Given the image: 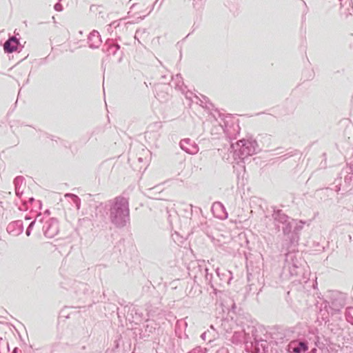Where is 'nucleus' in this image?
Here are the masks:
<instances>
[{
    "mask_svg": "<svg viewBox=\"0 0 353 353\" xmlns=\"http://www.w3.org/2000/svg\"><path fill=\"white\" fill-rule=\"evenodd\" d=\"M223 124L219 123V130L223 131L225 137L229 139L230 148L228 151L232 154L234 159L237 161L236 163L245 162L250 157L260 151L258 143L256 140L242 139L233 143L232 140L235 139V136L240 130L237 124H229L228 121L223 120Z\"/></svg>",
    "mask_w": 353,
    "mask_h": 353,
    "instance_id": "nucleus-1",
    "label": "nucleus"
},
{
    "mask_svg": "<svg viewBox=\"0 0 353 353\" xmlns=\"http://www.w3.org/2000/svg\"><path fill=\"white\" fill-rule=\"evenodd\" d=\"M306 268H308L306 262L301 257H298L297 253L294 250L289 251L285 254L281 275L284 277H287L288 275L290 277L296 276L297 279L295 281L300 283H306L309 280L308 276L310 274Z\"/></svg>",
    "mask_w": 353,
    "mask_h": 353,
    "instance_id": "nucleus-2",
    "label": "nucleus"
},
{
    "mask_svg": "<svg viewBox=\"0 0 353 353\" xmlns=\"http://www.w3.org/2000/svg\"><path fill=\"white\" fill-rule=\"evenodd\" d=\"M110 222L117 228H123L130 222L128 199L123 196L109 201Z\"/></svg>",
    "mask_w": 353,
    "mask_h": 353,
    "instance_id": "nucleus-3",
    "label": "nucleus"
},
{
    "mask_svg": "<svg viewBox=\"0 0 353 353\" xmlns=\"http://www.w3.org/2000/svg\"><path fill=\"white\" fill-rule=\"evenodd\" d=\"M90 336L88 327H77L72 332L71 336L66 339L65 346L73 353H81L86 350V343Z\"/></svg>",
    "mask_w": 353,
    "mask_h": 353,
    "instance_id": "nucleus-4",
    "label": "nucleus"
},
{
    "mask_svg": "<svg viewBox=\"0 0 353 353\" xmlns=\"http://www.w3.org/2000/svg\"><path fill=\"white\" fill-rule=\"evenodd\" d=\"M259 330L252 327V336H246L245 340V350L251 353H268V343L258 334Z\"/></svg>",
    "mask_w": 353,
    "mask_h": 353,
    "instance_id": "nucleus-5",
    "label": "nucleus"
},
{
    "mask_svg": "<svg viewBox=\"0 0 353 353\" xmlns=\"http://www.w3.org/2000/svg\"><path fill=\"white\" fill-rule=\"evenodd\" d=\"M272 217L274 220L275 227L280 230L281 225H282V231L284 235H289L292 229V225L295 223L294 219L290 218L285 214L282 210L273 208Z\"/></svg>",
    "mask_w": 353,
    "mask_h": 353,
    "instance_id": "nucleus-6",
    "label": "nucleus"
},
{
    "mask_svg": "<svg viewBox=\"0 0 353 353\" xmlns=\"http://www.w3.org/2000/svg\"><path fill=\"white\" fill-rule=\"evenodd\" d=\"M42 230L46 237L52 239L59 232V223L56 219L50 218L46 220L42 226Z\"/></svg>",
    "mask_w": 353,
    "mask_h": 353,
    "instance_id": "nucleus-7",
    "label": "nucleus"
},
{
    "mask_svg": "<svg viewBox=\"0 0 353 353\" xmlns=\"http://www.w3.org/2000/svg\"><path fill=\"white\" fill-rule=\"evenodd\" d=\"M329 307L333 312H339L345 305V300L344 295L341 293H334L330 296V300L327 301Z\"/></svg>",
    "mask_w": 353,
    "mask_h": 353,
    "instance_id": "nucleus-8",
    "label": "nucleus"
},
{
    "mask_svg": "<svg viewBox=\"0 0 353 353\" xmlns=\"http://www.w3.org/2000/svg\"><path fill=\"white\" fill-rule=\"evenodd\" d=\"M103 50L108 55L116 56L118 54L117 62H121L122 60L123 52L120 51V46L116 43L113 39H108L103 46Z\"/></svg>",
    "mask_w": 353,
    "mask_h": 353,
    "instance_id": "nucleus-9",
    "label": "nucleus"
},
{
    "mask_svg": "<svg viewBox=\"0 0 353 353\" xmlns=\"http://www.w3.org/2000/svg\"><path fill=\"white\" fill-rule=\"evenodd\" d=\"M341 174L344 176V183L339 184V186L336 185V191L339 192L341 190V186H342L343 189L353 188V166H346L341 171Z\"/></svg>",
    "mask_w": 353,
    "mask_h": 353,
    "instance_id": "nucleus-10",
    "label": "nucleus"
},
{
    "mask_svg": "<svg viewBox=\"0 0 353 353\" xmlns=\"http://www.w3.org/2000/svg\"><path fill=\"white\" fill-rule=\"evenodd\" d=\"M70 290L79 299L88 295L90 292V288L87 283L76 281L72 283Z\"/></svg>",
    "mask_w": 353,
    "mask_h": 353,
    "instance_id": "nucleus-11",
    "label": "nucleus"
},
{
    "mask_svg": "<svg viewBox=\"0 0 353 353\" xmlns=\"http://www.w3.org/2000/svg\"><path fill=\"white\" fill-rule=\"evenodd\" d=\"M304 223L302 221H299V223L295 220V223L292 225V229L291 230V232L289 235H285L288 239V241L287 244H290L291 245H296L298 243V241L299 239V232L303 229V225ZM288 241V239L286 240ZM289 246L288 245V248Z\"/></svg>",
    "mask_w": 353,
    "mask_h": 353,
    "instance_id": "nucleus-12",
    "label": "nucleus"
},
{
    "mask_svg": "<svg viewBox=\"0 0 353 353\" xmlns=\"http://www.w3.org/2000/svg\"><path fill=\"white\" fill-rule=\"evenodd\" d=\"M308 350V343L306 341H292L288 345L290 353H305Z\"/></svg>",
    "mask_w": 353,
    "mask_h": 353,
    "instance_id": "nucleus-13",
    "label": "nucleus"
},
{
    "mask_svg": "<svg viewBox=\"0 0 353 353\" xmlns=\"http://www.w3.org/2000/svg\"><path fill=\"white\" fill-rule=\"evenodd\" d=\"M181 148L185 152L194 154L199 152L198 145L190 139H184L180 141Z\"/></svg>",
    "mask_w": 353,
    "mask_h": 353,
    "instance_id": "nucleus-14",
    "label": "nucleus"
},
{
    "mask_svg": "<svg viewBox=\"0 0 353 353\" xmlns=\"http://www.w3.org/2000/svg\"><path fill=\"white\" fill-rule=\"evenodd\" d=\"M7 232L14 236H17L21 234L23 230V222L21 220H17L10 222L7 226Z\"/></svg>",
    "mask_w": 353,
    "mask_h": 353,
    "instance_id": "nucleus-15",
    "label": "nucleus"
},
{
    "mask_svg": "<svg viewBox=\"0 0 353 353\" xmlns=\"http://www.w3.org/2000/svg\"><path fill=\"white\" fill-rule=\"evenodd\" d=\"M102 43L101 35L97 30H92L88 37L89 48L92 49L98 48Z\"/></svg>",
    "mask_w": 353,
    "mask_h": 353,
    "instance_id": "nucleus-16",
    "label": "nucleus"
},
{
    "mask_svg": "<svg viewBox=\"0 0 353 353\" xmlns=\"http://www.w3.org/2000/svg\"><path fill=\"white\" fill-rule=\"evenodd\" d=\"M20 45L19 41L15 37H10L4 43L3 49L6 52L12 53L17 51Z\"/></svg>",
    "mask_w": 353,
    "mask_h": 353,
    "instance_id": "nucleus-17",
    "label": "nucleus"
},
{
    "mask_svg": "<svg viewBox=\"0 0 353 353\" xmlns=\"http://www.w3.org/2000/svg\"><path fill=\"white\" fill-rule=\"evenodd\" d=\"M341 2V14L347 17L353 12L352 0H339Z\"/></svg>",
    "mask_w": 353,
    "mask_h": 353,
    "instance_id": "nucleus-18",
    "label": "nucleus"
},
{
    "mask_svg": "<svg viewBox=\"0 0 353 353\" xmlns=\"http://www.w3.org/2000/svg\"><path fill=\"white\" fill-rule=\"evenodd\" d=\"M216 276L220 281L219 285H221L222 283H229L230 281L232 279V273L230 271L224 270L223 272H221L219 268H216Z\"/></svg>",
    "mask_w": 353,
    "mask_h": 353,
    "instance_id": "nucleus-19",
    "label": "nucleus"
},
{
    "mask_svg": "<svg viewBox=\"0 0 353 353\" xmlns=\"http://www.w3.org/2000/svg\"><path fill=\"white\" fill-rule=\"evenodd\" d=\"M23 177L19 176H17L14 180V185L15 187V192L16 195L18 197H21L23 192V190L22 188L23 186Z\"/></svg>",
    "mask_w": 353,
    "mask_h": 353,
    "instance_id": "nucleus-20",
    "label": "nucleus"
},
{
    "mask_svg": "<svg viewBox=\"0 0 353 353\" xmlns=\"http://www.w3.org/2000/svg\"><path fill=\"white\" fill-rule=\"evenodd\" d=\"M212 210L214 214L216 213V212H219L221 211L223 214H217V216L220 217L221 219L227 217L228 214L225 211L223 205L221 202L214 203L212 206Z\"/></svg>",
    "mask_w": 353,
    "mask_h": 353,
    "instance_id": "nucleus-21",
    "label": "nucleus"
},
{
    "mask_svg": "<svg viewBox=\"0 0 353 353\" xmlns=\"http://www.w3.org/2000/svg\"><path fill=\"white\" fill-rule=\"evenodd\" d=\"M65 197L68 199V201L76 207L77 210H79L81 207V199L79 197L72 193H67L65 194Z\"/></svg>",
    "mask_w": 353,
    "mask_h": 353,
    "instance_id": "nucleus-22",
    "label": "nucleus"
},
{
    "mask_svg": "<svg viewBox=\"0 0 353 353\" xmlns=\"http://www.w3.org/2000/svg\"><path fill=\"white\" fill-rule=\"evenodd\" d=\"M201 98L194 95V98L195 99L194 102L197 104H199L201 106L206 108H210L212 106V104L208 101V99L203 95H201Z\"/></svg>",
    "mask_w": 353,
    "mask_h": 353,
    "instance_id": "nucleus-23",
    "label": "nucleus"
},
{
    "mask_svg": "<svg viewBox=\"0 0 353 353\" xmlns=\"http://www.w3.org/2000/svg\"><path fill=\"white\" fill-rule=\"evenodd\" d=\"M43 223V218L41 214H38L35 219L32 221L29 225L28 226L26 234L28 236H29L31 234L32 230L34 224L37 223V225H41Z\"/></svg>",
    "mask_w": 353,
    "mask_h": 353,
    "instance_id": "nucleus-24",
    "label": "nucleus"
},
{
    "mask_svg": "<svg viewBox=\"0 0 353 353\" xmlns=\"http://www.w3.org/2000/svg\"><path fill=\"white\" fill-rule=\"evenodd\" d=\"M23 205L26 206V209L28 210V203L30 205H34V207H38L39 209L41 208V202L39 200H35L33 197H30L28 199V201H23Z\"/></svg>",
    "mask_w": 353,
    "mask_h": 353,
    "instance_id": "nucleus-25",
    "label": "nucleus"
},
{
    "mask_svg": "<svg viewBox=\"0 0 353 353\" xmlns=\"http://www.w3.org/2000/svg\"><path fill=\"white\" fill-rule=\"evenodd\" d=\"M144 35H148L147 29L139 28V29L137 30V31L135 32L134 39H137L139 43H141L139 39H143Z\"/></svg>",
    "mask_w": 353,
    "mask_h": 353,
    "instance_id": "nucleus-26",
    "label": "nucleus"
},
{
    "mask_svg": "<svg viewBox=\"0 0 353 353\" xmlns=\"http://www.w3.org/2000/svg\"><path fill=\"white\" fill-rule=\"evenodd\" d=\"M204 272H205V279L206 282H208V283L210 285L211 288H213V290L215 291L216 288H215L214 285L212 283V279H213L212 274L208 273V268L204 269Z\"/></svg>",
    "mask_w": 353,
    "mask_h": 353,
    "instance_id": "nucleus-27",
    "label": "nucleus"
},
{
    "mask_svg": "<svg viewBox=\"0 0 353 353\" xmlns=\"http://www.w3.org/2000/svg\"><path fill=\"white\" fill-rule=\"evenodd\" d=\"M345 316L346 321L353 325V307L346 308Z\"/></svg>",
    "mask_w": 353,
    "mask_h": 353,
    "instance_id": "nucleus-28",
    "label": "nucleus"
},
{
    "mask_svg": "<svg viewBox=\"0 0 353 353\" xmlns=\"http://www.w3.org/2000/svg\"><path fill=\"white\" fill-rule=\"evenodd\" d=\"M54 8L56 11H58V12H60V11H62L63 10V6L61 3H57L54 6Z\"/></svg>",
    "mask_w": 353,
    "mask_h": 353,
    "instance_id": "nucleus-29",
    "label": "nucleus"
},
{
    "mask_svg": "<svg viewBox=\"0 0 353 353\" xmlns=\"http://www.w3.org/2000/svg\"><path fill=\"white\" fill-rule=\"evenodd\" d=\"M216 353H229L228 349L225 348V347H222V348H220L219 350H218Z\"/></svg>",
    "mask_w": 353,
    "mask_h": 353,
    "instance_id": "nucleus-30",
    "label": "nucleus"
},
{
    "mask_svg": "<svg viewBox=\"0 0 353 353\" xmlns=\"http://www.w3.org/2000/svg\"><path fill=\"white\" fill-rule=\"evenodd\" d=\"M110 26H114V28L117 27L119 26V23L117 21H114L113 22H112L110 24Z\"/></svg>",
    "mask_w": 353,
    "mask_h": 353,
    "instance_id": "nucleus-31",
    "label": "nucleus"
},
{
    "mask_svg": "<svg viewBox=\"0 0 353 353\" xmlns=\"http://www.w3.org/2000/svg\"><path fill=\"white\" fill-rule=\"evenodd\" d=\"M191 95H192V93H190V94H186L185 97H186L187 99H190L192 102H194L195 99H193L192 98Z\"/></svg>",
    "mask_w": 353,
    "mask_h": 353,
    "instance_id": "nucleus-32",
    "label": "nucleus"
},
{
    "mask_svg": "<svg viewBox=\"0 0 353 353\" xmlns=\"http://www.w3.org/2000/svg\"><path fill=\"white\" fill-rule=\"evenodd\" d=\"M206 335H207V332H203V333L201 335V339H203V340H205V339H206Z\"/></svg>",
    "mask_w": 353,
    "mask_h": 353,
    "instance_id": "nucleus-33",
    "label": "nucleus"
},
{
    "mask_svg": "<svg viewBox=\"0 0 353 353\" xmlns=\"http://www.w3.org/2000/svg\"><path fill=\"white\" fill-rule=\"evenodd\" d=\"M157 2H160V0H156V1L154 2L153 6H152V8L151 10H152L154 8V5L157 3ZM152 10L150 11V12H151Z\"/></svg>",
    "mask_w": 353,
    "mask_h": 353,
    "instance_id": "nucleus-34",
    "label": "nucleus"
},
{
    "mask_svg": "<svg viewBox=\"0 0 353 353\" xmlns=\"http://www.w3.org/2000/svg\"><path fill=\"white\" fill-rule=\"evenodd\" d=\"M157 2H160V0H156V1L154 2L153 6H152V8L151 10H152L154 8V5L157 3ZM152 10L150 11V12H151Z\"/></svg>",
    "mask_w": 353,
    "mask_h": 353,
    "instance_id": "nucleus-35",
    "label": "nucleus"
},
{
    "mask_svg": "<svg viewBox=\"0 0 353 353\" xmlns=\"http://www.w3.org/2000/svg\"><path fill=\"white\" fill-rule=\"evenodd\" d=\"M12 353H17V348L15 347L12 352Z\"/></svg>",
    "mask_w": 353,
    "mask_h": 353,
    "instance_id": "nucleus-36",
    "label": "nucleus"
},
{
    "mask_svg": "<svg viewBox=\"0 0 353 353\" xmlns=\"http://www.w3.org/2000/svg\"><path fill=\"white\" fill-rule=\"evenodd\" d=\"M145 16L140 17H139V19L143 20L145 18Z\"/></svg>",
    "mask_w": 353,
    "mask_h": 353,
    "instance_id": "nucleus-37",
    "label": "nucleus"
},
{
    "mask_svg": "<svg viewBox=\"0 0 353 353\" xmlns=\"http://www.w3.org/2000/svg\"><path fill=\"white\" fill-rule=\"evenodd\" d=\"M61 0H59V1H61Z\"/></svg>",
    "mask_w": 353,
    "mask_h": 353,
    "instance_id": "nucleus-38",
    "label": "nucleus"
}]
</instances>
